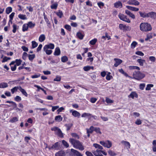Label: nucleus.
Masks as SVG:
<instances>
[{
	"label": "nucleus",
	"mask_w": 156,
	"mask_h": 156,
	"mask_svg": "<svg viewBox=\"0 0 156 156\" xmlns=\"http://www.w3.org/2000/svg\"><path fill=\"white\" fill-rule=\"evenodd\" d=\"M140 17L143 18H150L154 20H156V12L151 11L146 13L145 12H139Z\"/></svg>",
	"instance_id": "obj_1"
},
{
	"label": "nucleus",
	"mask_w": 156,
	"mask_h": 156,
	"mask_svg": "<svg viewBox=\"0 0 156 156\" xmlns=\"http://www.w3.org/2000/svg\"><path fill=\"white\" fill-rule=\"evenodd\" d=\"M69 141L75 148L81 151L84 150V147L79 140H75L73 138H70Z\"/></svg>",
	"instance_id": "obj_2"
},
{
	"label": "nucleus",
	"mask_w": 156,
	"mask_h": 156,
	"mask_svg": "<svg viewBox=\"0 0 156 156\" xmlns=\"http://www.w3.org/2000/svg\"><path fill=\"white\" fill-rule=\"evenodd\" d=\"M140 30L143 32H147L152 30V27L150 24L148 23H142L140 26Z\"/></svg>",
	"instance_id": "obj_3"
},
{
	"label": "nucleus",
	"mask_w": 156,
	"mask_h": 156,
	"mask_svg": "<svg viewBox=\"0 0 156 156\" xmlns=\"http://www.w3.org/2000/svg\"><path fill=\"white\" fill-rule=\"evenodd\" d=\"M133 78L134 79L137 80H140L145 76V75L144 74L141 73L139 71H135L133 74Z\"/></svg>",
	"instance_id": "obj_4"
},
{
	"label": "nucleus",
	"mask_w": 156,
	"mask_h": 156,
	"mask_svg": "<svg viewBox=\"0 0 156 156\" xmlns=\"http://www.w3.org/2000/svg\"><path fill=\"white\" fill-rule=\"evenodd\" d=\"M45 148H48L49 150H58L60 149V143L58 142H56L51 147L48 146V144H45Z\"/></svg>",
	"instance_id": "obj_5"
},
{
	"label": "nucleus",
	"mask_w": 156,
	"mask_h": 156,
	"mask_svg": "<svg viewBox=\"0 0 156 156\" xmlns=\"http://www.w3.org/2000/svg\"><path fill=\"white\" fill-rule=\"evenodd\" d=\"M51 130L55 132V134L61 138L63 137V135L60 129L58 127L55 126L51 128Z\"/></svg>",
	"instance_id": "obj_6"
},
{
	"label": "nucleus",
	"mask_w": 156,
	"mask_h": 156,
	"mask_svg": "<svg viewBox=\"0 0 156 156\" xmlns=\"http://www.w3.org/2000/svg\"><path fill=\"white\" fill-rule=\"evenodd\" d=\"M93 153L96 156H103L102 154L105 155H106L107 154L105 150L102 151L98 149L93 152Z\"/></svg>",
	"instance_id": "obj_7"
},
{
	"label": "nucleus",
	"mask_w": 156,
	"mask_h": 156,
	"mask_svg": "<svg viewBox=\"0 0 156 156\" xmlns=\"http://www.w3.org/2000/svg\"><path fill=\"white\" fill-rule=\"evenodd\" d=\"M100 143L104 147L109 148L112 147V144L111 141L109 140L105 141H100Z\"/></svg>",
	"instance_id": "obj_8"
},
{
	"label": "nucleus",
	"mask_w": 156,
	"mask_h": 156,
	"mask_svg": "<svg viewBox=\"0 0 156 156\" xmlns=\"http://www.w3.org/2000/svg\"><path fill=\"white\" fill-rule=\"evenodd\" d=\"M70 156H83V154L78 151L71 149L69 153Z\"/></svg>",
	"instance_id": "obj_9"
},
{
	"label": "nucleus",
	"mask_w": 156,
	"mask_h": 156,
	"mask_svg": "<svg viewBox=\"0 0 156 156\" xmlns=\"http://www.w3.org/2000/svg\"><path fill=\"white\" fill-rule=\"evenodd\" d=\"M118 16L119 18L121 20L125 21L128 23H130V20L128 18H127V16H125L123 14L120 13L118 15Z\"/></svg>",
	"instance_id": "obj_10"
},
{
	"label": "nucleus",
	"mask_w": 156,
	"mask_h": 156,
	"mask_svg": "<svg viewBox=\"0 0 156 156\" xmlns=\"http://www.w3.org/2000/svg\"><path fill=\"white\" fill-rule=\"evenodd\" d=\"M119 28L121 30H123L124 31H130L131 30V27L129 26H126L125 25L122 24H120L119 26Z\"/></svg>",
	"instance_id": "obj_11"
},
{
	"label": "nucleus",
	"mask_w": 156,
	"mask_h": 156,
	"mask_svg": "<svg viewBox=\"0 0 156 156\" xmlns=\"http://www.w3.org/2000/svg\"><path fill=\"white\" fill-rule=\"evenodd\" d=\"M22 61L20 59H16L15 61H12L9 64L10 66L14 65L16 63V65L17 66H19L21 63Z\"/></svg>",
	"instance_id": "obj_12"
},
{
	"label": "nucleus",
	"mask_w": 156,
	"mask_h": 156,
	"mask_svg": "<svg viewBox=\"0 0 156 156\" xmlns=\"http://www.w3.org/2000/svg\"><path fill=\"white\" fill-rule=\"evenodd\" d=\"M127 3L129 5H138L140 2L136 0H129Z\"/></svg>",
	"instance_id": "obj_13"
},
{
	"label": "nucleus",
	"mask_w": 156,
	"mask_h": 156,
	"mask_svg": "<svg viewBox=\"0 0 156 156\" xmlns=\"http://www.w3.org/2000/svg\"><path fill=\"white\" fill-rule=\"evenodd\" d=\"M55 156H66V153L64 151L61 150L56 152Z\"/></svg>",
	"instance_id": "obj_14"
},
{
	"label": "nucleus",
	"mask_w": 156,
	"mask_h": 156,
	"mask_svg": "<svg viewBox=\"0 0 156 156\" xmlns=\"http://www.w3.org/2000/svg\"><path fill=\"white\" fill-rule=\"evenodd\" d=\"M114 7L115 8H121L123 7V5L121 2L119 1H118L114 4Z\"/></svg>",
	"instance_id": "obj_15"
},
{
	"label": "nucleus",
	"mask_w": 156,
	"mask_h": 156,
	"mask_svg": "<svg viewBox=\"0 0 156 156\" xmlns=\"http://www.w3.org/2000/svg\"><path fill=\"white\" fill-rule=\"evenodd\" d=\"M70 112L72 113V115L75 117H77L79 118L80 117V113L76 110H71Z\"/></svg>",
	"instance_id": "obj_16"
},
{
	"label": "nucleus",
	"mask_w": 156,
	"mask_h": 156,
	"mask_svg": "<svg viewBox=\"0 0 156 156\" xmlns=\"http://www.w3.org/2000/svg\"><path fill=\"white\" fill-rule=\"evenodd\" d=\"M114 60L115 61V63L114 64L115 67H117L122 62V61L119 58H115Z\"/></svg>",
	"instance_id": "obj_17"
},
{
	"label": "nucleus",
	"mask_w": 156,
	"mask_h": 156,
	"mask_svg": "<svg viewBox=\"0 0 156 156\" xmlns=\"http://www.w3.org/2000/svg\"><path fill=\"white\" fill-rule=\"evenodd\" d=\"M55 48V45L53 44L49 43L48 44L45 45L43 49H53Z\"/></svg>",
	"instance_id": "obj_18"
},
{
	"label": "nucleus",
	"mask_w": 156,
	"mask_h": 156,
	"mask_svg": "<svg viewBox=\"0 0 156 156\" xmlns=\"http://www.w3.org/2000/svg\"><path fill=\"white\" fill-rule=\"evenodd\" d=\"M43 16L45 21L47 24V26L50 27L51 26L50 22L49 21L48 17H47V15L45 14V13L44 12L43 13Z\"/></svg>",
	"instance_id": "obj_19"
},
{
	"label": "nucleus",
	"mask_w": 156,
	"mask_h": 156,
	"mask_svg": "<svg viewBox=\"0 0 156 156\" xmlns=\"http://www.w3.org/2000/svg\"><path fill=\"white\" fill-rule=\"evenodd\" d=\"M125 13L132 19H135V16L134 14L131 12L129 11L126 10H125Z\"/></svg>",
	"instance_id": "obj_20"
},
{
	"label": "nucleus",
	"mask_w": 156,
	"mask_h": 156,
	"mask_svg": "<svg viewBox=\"0 0 156 156\" xmlns=\"http://www.w3.org/2000/svg\"><path fill=\"white\" fill-rule=\"evenodd\" d=\"M138 95L137 94L135 91H132L130 94L128 95L129 98H131L133 99H134V97L137 98Z\"/></svg>",
	"instance_id": "obj_21"
},
{
	"label": "nucleus",
	"mask_w": 156,
	"mask_h": 156,
	"mask_svg": "<svg viewBox=\"0 0 156 156\" xmlns=\"http://www.w3.org/2000/svg\"><path fill=\"white\" fill-rule=\"evenodd\" d=\"M19 90L21 92L22 94L26 97H27L28 95L26 91L21 86H20Z\"/></svg>",
	"instance_id": "obj_22"
},
{
	"label": "nucleus",
	"mask_w": 156,
	"mask_h": 156,
	"mask_svg": "<svg viewBox=\"0 0 156 156\" xmlns=\"http://www.w3.org/2000/svg\"><path fill=\"white\" fill-rule=\"evenodd\" d=\"M61 54V51L60 48L58 47H56L55 49L54 55L55 56H58Z\"/></svg>",
	"instance_id": "obj_23"
},
{
	"label": "nucleus",
	"mask_w": 156,
	"mask_h": 156,
	"mask_svg": "<svg viewBox=\"0 0 156 156\" xmlns=\"http://www.w3.org/2000/svg\"><path fill=\"white\" fill-rule=\"evenodd\" d=\"M126 7L128 9L131 10L132 11L137 12L139 10V9L138 8L130 6H126Z\"/></svg>",
	"instance_id": "obj_24"
},
{
	"label": "nucleus",
	"mask_w": 156,
	"mask_h": 156,
	"mask_svg": "<svg viewBox=\"0 0 156 156\" xmlns=\"http://www.w3.org/2000/svg\"><path fill=\"white\" fill-rule=\"evenodd\" d=\"M119 71L123 74L124 76H125L126 77H128L129 78H132V77H131L130 76H129L128 75L126 72H125L121 68V69H119Z\"/></svg>",
	"instance_id": "obj_25"
},
{
	"label": "nucleus",
	"mask_w": 156,
	"mask_h": 156,
	"mask_svg": "<svg viewBox=\"0 0 156 156\" xmlns=\"http://www.w3.org/2000/svg\"><path fill=\"white\" fill-rule=\"evenodd\" d=\"M121 143L122 144H123L126 147H128V148H130V144L129 142L124 140H122L121 141Z\"/></svg>",
	"instance_id": "obj_26"
},
{
	"label": "nucleus",
	"mask_w": 156,
	"mask_h": 156,
	"mask_svg": "<svg viewBox=\"0 0 156 156\" xmlns=\"http://www.w3.org/2000/svg\"><path fill=\"white\" fill-rule=\"evenodd\" d=\"M137 62L139 63V65L140 66H143L144 63L145 62V60L144 59L140 58L137 60Z\"/></svg>",
	"instance_id": "obj_27"
},
{
	"label": "nucleus",
	"mask_w": 156,
	"mask_h": 156,
	"mask_svg": "<svg viewBox=\"0 0 156 156\" xmlns=\"http://www.w3.org/2000/svg\"><path fill=\"white\" fill-rule=\"evenodd\" d=\"M76 36L80 39L82 40L84 36V35L80 32H78L76 34Z\"/></svg>",
	"instance_id": "obj_28"
},
{
	"label": "nucleus",
	"mask_w": 156,
	"mask_h": 156,
	"mask_svg": "<svg viewBox=\"0 0 156 156\" xmlns=\"http://www.w3.org/2000/svg\"><path fill=\"white\" fill-rule=\"evenodd\" d=\"M63 118L60 115H58L55 117V120L56 121L60 122L62 121Z\"/></svg>",
	"instance_id": "obj_29"
},
{
	"label": "nucleus",
	"mask_w": 156,
	"mask_h": 156,
	"mask_svg": "<svg viewBox=\"0 0 156 156\" xmlns=\"http://www.w3.org/2000/svg\"><path fill=\"white\" fill-rule=\"evenodd\" d=\"M45 39V36L44 34H42L40 35L39 37V41L40 42H42Z\"/></svg>",
	"instance_id": "obj_30"
},
{
	"label": "nucleus",
	"mask_w": 156,
	"mask_h": 156,
	"mask_svg": "<svg viewBox=\"0 0 156 156\" xmlns=\"http://www.w3.org/2000/svg\"><path fill=\"white\" fill-rule=\"evenodd\" d=\"M18 118L17 117H14L11 118L9 120V122L11 123H14L18 121Z\"/></svg>",
	"instance_id": "obj_31"
},
{
	"label": "nucleus",
	"mask_w": 156,
	"mask_h": 156,
	"mask_svg": "<svg viewBox=\"0 0 156 156\" xmlns=\"http://www.w3.org/2000/svg\"><path fill=\"white\" fill-rule=\"evenodd\" d=\"M20 89V86L15 87L13 88H12L11 90V93L13 94L15 92H16L17 91L18 89L19 90Z\"/></svg>",
	"instance_id": "obj_32"
},
{
	"label": "nucleus",
	"mask_w": 156,
	"mask_h": 156,
	"mask_svg": "<svg viewBox=\"0 0 156 156\" xmlns=\"http://www.w3.org/2000/svg\"><path fill=\"white\" fill-rule=\"evenodd\" d=\"M94 131L95 132L97 133L100 134H101V131L99 127H94L93 128Z\"/></svg>",
	"instance_id": "obj_33"
},
{
	"label": "nucleus",
	"mask_w": 156,
	"mask_h": 156,
	"mask_svg": "<svg viewBox=\"0 0 156 156\" xmlns=\"http://www.w3.org/2000/svg\"><path fill=\"white\" fill-rule=\"evenodd\" d=\"M28 26L27 23L24 24L22 27V31L23 32L27 31L28 30Z\"/></svg>",
	"instance_id": "obj_34"
},
{
	"label": "nucleus",
	"mask_w": 156,
	"mask_h": 156,
	"mask_svg": "<svg viewBox=\"0 0 156 156\" xmlns=\"http://www.w3.org/2000/svg\"><path fill=\"white\" fill-rule=\"evenodd\" d=\"M94 126H91L90 127L89 129H87V133H92L94 131L93 130Z\"/></svg>",
	"instance_id": "obj_35"
},
{
	"label": "nucleus",
	"mask_w": 156,
	"mask_h": 156,
	"mask_svg": "<svg viewBox=\"0 0 156 156\" xmlns=\"http://www.w3.org/2000/svg\"><path fill=\"white\" fill-rule=\"evenodd\" d=\"M28 27L30 28H33L35 26V23H33L32 21H29L27 23Z\"/></svg>",
	"instance_id": "obj_36"
},
{
	"label": "nucleus",
	"mask_w": 156,
	"mask_h": 156,
	"mask_svg": "<svg viewBox=\"0 0 156 156\" xmlns=\"http://www.w3.org/2000/svg\"><path fill=\"white\" fill-rule=\"evenodd\" d=\"M91 69H93L94 67L90 66H84L83 68V70L85 71H87L90 70Z\"/></svg>",
	"instance_id": "obj_37"
},
{
	"label": "nucleus",
	"mask_w": 156,
	"mask_h": 156,
	"mask_svg": "<svg viewBox=\"0 0 156 156\" xmlns=\"http://www.w3.org/2000/svg\"><path fill=\"white\" fill-rule=\"evenodd\" d=\"M91 115V114L90 113L84 112L82 115L81 117L84 118L88 117L89 118L90 117Z\"/></svg>",
	"instance_id": "obj_38"
},
{
	"label": "nucleus",
	"mask_w": 156,
	"mask_h": 156,
	"mask_svg": "<svg viewBox=\"0 0 156 156\" xmlns=\"http://www.w3.org/2000/svg\"><path fill=\"white\" fill-rule=\"evenodd\" d=\"M56 15L59 17L60 18H61L63 16V14L62 11L59 10L56 13Z\"/></svg>",
	"instance_id": "obj_39"
},
{
	"label": "nucleus",
	"mask_w": 156,
	"mask_h": 156,
	"mask_svg": "<svg viewBox=\"0 0 156 156\" xmlns=\"http://www.w3.org/2000/svg\"><path fill=\"white\" fill-rule=\"evenodd\" d=\"M108 152V154L110 156H115L117 155V154L115 153L114 151H112V150H109Z\"/></svg>",
	"instance_id": "obj_40"
},
{
	"label": "nucleus",
	"mask_w": 156,
	"mask_h": 156,
	"mask_svg": "<svg viewBox=\"0 0 156 156\" xmlns=\"http://www.w3.org/2000/svg\"><path fill=\"white\" fill-rule=\"evenodd\" d=\"M97 41V39L96 38H94L89 41V44L91 45H94L95 44Z\"/></svg>",
	"instance_id": "obj_41"
},
{
	"label": "nucleus",
	"mask_w": 156,
	"mask_h": 156,
	"mask_svg": "<svg viewBox=\"0 0 156 156\" xmlns=\"http://www.w3.org/2000/svg\"><path fill=\"white\" fill-rule=\"evenodd\" d=\"M129 68L130 70L135 69H136L138 70H140V68L139 67L136 66H129Z\"/></svg>",
	"instance_id": "obj_42"
},
{
	"label": "nucleus",
	"mask_w": 156,
	"mask_h": 156,
	"mask_svg": "<svg viewBox=\"0 0 156 156\" xmlns=\"http://www.w3.org/2000/svg\"><path fill=\"white\" fill-rule=\"evenodd\" d=\"M6 103L12 104L14 108H16L17 107V105L16 103L13 101H6Z\"/></svg>",
	"instance_id": "obj_43"
},
{
	"label": "nucleus",
	"mask_w": 156,
	"mask_h": 156,
	"mask_svg": "<svg viewBox=\"0 0 156 156\" xmlns=\"http://www.w3.org/2000/svg\"><path fill=\"white\" fill-rule=\"evenodd\" d=\"M18 17L19 18L22 20H25L27 19L25 15L20 14L18 15Z\"/></svg>",
	"instance_id": "obj_44"
},
{
	"label": "nucleus",
	"mask_w": 156,
	"mask_h": 156,
	"mask_svg": "<svg viewBox=\"0 0 156 156\" xmlns=\"http://www.w3.org/2000/svg\"><path fill=\"white\" fill-rule=\"evenodd\" d=\"M35 55L32 54V55H28V58L29 59L30 61H32L34 58H35Z\"/></svg>",
	"instance_id": "obj_45"
},
{
	"label": "nucleus",
	"mask_w": 156,
	"mask_h": 156,
	"mask_svg": "<svg viewBox=\"0 0 156 156\" xmlns=\"http://www.w3.org/2000/svg\"><path fill=\"white\" fill-rule=\"evenodd\" d=\"M12 11V8L11 7H9L6 8L5 12L6 14H9Z\"/></svg>",
	"instance_id": "obj_46"
},
{
	"label": "nucleus",
	"mask_w": 156,
	"mask_h": 156,
	"mask_svg": "<svg viewBox=\"0 0 156 156\" xmlns=\"http://www.w3.org/2000/svg\"><path fill=\"white\" fill-rule=\"evenodd\" d=\"M0 88H5L8 87V85L6 83H0Z\"/></svg>",
	"instance_id": "obj_47"
},
{
	"label": "nucleus",
	"mask_w": 156,
	"mask_h": 156,
	"mask_svg": "<svg viewBox=\"0 0 156 156\" xmlns=\"http://www.w3.org/2000/svg\"><path fill=\"white\" fill-rule=\"evenodd\" d=\"M58 6V3L57 2H55L51 6V8L52 9H56L57 8Z\"/></svg>",
	"instance_id": "obj_48"
},
{
	"label": "nucleus",
	"mask_w": 156,
	"mask_h": 156,
	"mask_svg": "<svg viewBox=\"0 0 156 156\" xmlns=\"http://www.w3.org/2000/svg\"><path fill=\"white\" fill-rule=\"evenodd\" d=\"M61 61L63 62H66L68 61V57L66 56H64L62 57L61 58Z\"/></svg>",
	"instance_id": "obj_49"
},
{
	"label": "nucleus",
	"mask_w": 156,
	"mask_h": 156,
	"mask_svg": "<svg viewBox=\"0 0 156 156\" xmlns=\"http://www.w3.org/2000/svg\"><path fill=\"white\" fill-rule=\"evenodd\" d=\"M105 101L107 104H109L113 103L114 102V101L111 100L108 97H106L105 99Z\"/></svg>",
	"instance_id": "obj_50"
},
{
	"label": "nucleus",
	"mask_w": 156,
	"mask_h": 156,
	"mask_svg": "<svg viewBox=\"0 0 156 156\" xmlns=\"http://www.w3.org/2000/svg\"><path fill=\"white\" fill-rule=\"evenodd\" d=\"M73 126V124L72 123L71 124H66L65 125V126L66 128V130L67 131H68L69 130L71 127Z\"/></svg>",
	"instance_id": "obj_51"
},
{
	"label": "nucleus",
	"mask_w": 156,
	"mask_h": 156,
	"mask_svg": "<svg viewBox=\"0 0 156 156\" xmlns=\"http://www.w3.org/2000/svg\"><path fill=\"white\" fill-rule=\"evenodd\" d=\"M97 4L99 8L101 9L103 8L104 6V3L101 2H98L97 3Z\"/></svg>",
	"instance_id": "obj_52"
},
{
	"label": "nucleus",
	"mask_w": 156,
	"mask_h": 156,
	"mask_svg": "<svg viewBox=\"0 0 156 156\" xmlns=\"http://www.w3.org/2000/svg\"><path fill=\"white\" fill-rule=\"evenodd\" d=\"M32 48H34L36 47L38 45V44L35 41H33L31 42Z\"/></svg>",
	"instance_id": "obj_53"
},
{
	"label": "nucleus",
	"mask_w": 156,
	"mask_h": 156,
	"mask_svg": "<svg viewBox=\"0 0 156 156\" xmlns=\"http://www.w3.org/2000/svg\"><path fill=\"white\" fill-rule=\"evenodd\" d=\"M14 100L17 102H20L21 101V98L18 95H17L14 98Z\"/></svg>",
	"instance_id": "obj_54"
},
{
	"label": "nucleus",
	"mask_w": 156,
	"mask_h": 156,
	"mask_svg": "<svg viewBox=\"0 0 156 156\" xmlns=\"http://www.w3.org/2000/svg\"><path fill=\"white\" fill-rule=\"evenodd\" d=\"M44 51H45L46 54L48 55H51L52 52V51L51 50H48V49H43Z\"/></svg>",
	"instance_id": "obj_55"
},
{
	"label": "nucleus",
	"mask_w": 156,
	"mask_h": 156,
	"mask_svg": "<svg viewBox=\"0 0 156 156\" xmlns=\"http://www.w3.org/2000/svg\"><path fill=\"white\" fill-rule=\"evenodd\" d=\"M154 85L152 84H148L147 85L145 89L147 90H150L151 89V87H152Z\"/></svg>",
	"instance_id": "obj_56"
},
{
	"label": "nucleus",
	"mask_w": 156,
	"mask_h": 156,
	"mask_svg": "<svg viewBox=\"0 0 156 156\" xmlns=\"http://www.w3.org/2000/svg\"><path fill=\"white\" fill-rule=\"evenodd\" d=\"M15 13L14 12H12V13L9 16V22L11 21L12 23V20L13 19V18L14 16Z\"/></svg>",
	"instance_id": "obj_57"
},
{
	"label": "nucleus",
	"mask_w": 156,
	"mask_h": 156,
	"mask_svg": "<svg viewBox=\"0 0 156 156\" xmlns=\"http://www.w3.org/2000/svg\"><path fill=\"white\" fill-rule=\"evenodd\" d=\"M27 56H28V55L27 54V53L26 52H24L22 55V58L23 59L25 60Z\"/></svg>",
	"instance_id": "obj_58"
},
{
	"label": "nucleus",
	"mask_w": 156,
	"mask_h": 156,
	"mask_svg": "<svg viewBox=\"0 0 156 156\" xmlns=\"http://www.w3.org/2000/svg\"><path fill=\"white\" fill-rule=\"evenodd\" d=\"M137 44V43L135 41H133L131 44V47L132 48H134Z\"/></svg>",
	"instance_id": "obj_59"
},
{
	"label": "nucleus",
	"mask_w": 156,
	"mask_h": 156,
	"mask_svg": "<svg viewBox=\"0 0 156 156\" xmlns=\"http://www.w3.org/2000/svg\"><path fill=\"white\" fill-rule=\"evenodd\" d=\"M10 59L11 58L10 57L5 56L3 58V60L2 61V63H4L7 62L8 60H10Z\"/></svg>",
	"instance_id": "obj_60"
},
{
	"label": "nucleus",
	"mask_w": 156,
	"mask_h": 156,
	"mask_svg": "<svg viewBox=\"0 0 156 156\" xmlns=\"http://www.w3.org/2000/svg\"><path fill=\"white\" fill-rule=\"evenodd\" d=\"M62 144L63 145L66 147V148L68 147H69V145L67 142L65 140H63L62 141Z\"/></svg>",
	"instance_id": "obj_61"
},
{
	"label": "nucleus",
	"mask_w": 156,
	"mask_h": 156,
	"mask_svg": "<svg viewBox=\"0 0 156 156\" xmlns=\"http://www.w3.org/2000/svg\"><path fill=\"white\" fill-rule=\"evenodd\" d=\"M64 28L69 31H71V27L68 24L65 25L64 26Z\"/></svg>",
	"instance_id": "obj_62"
},
{
	"label": "nucleus",
	"mask_w": 156,
	"mask_h": 156,
	"mask_svg": "<svg viewBox=\"0 0 156 156\" xmlns=\"http://www.w3.org/2000/svg\"><path fill=\"white\" fill-rule=\"evenodd\" d=\"M17 26L16 24H14L12 26L13 29L12 30L13 33H15L16 32L17 29Z\"/></svg>",
	"instance_id": "obj_63"
},
{
	"label": "nucleus",
	"mask_w": 156,
	"mask_h": 156,
	"mask_svg": "<svg viewBox=\"0 0 156 156\" xmlns=\"http://www.w3.org/2000/svg\"><path fill=\"white\" fill-rule=\"evenodd\" d=\"M61 78L60 76H56V78L54 79V81L59 82L61 81Z\"/></svg>",
	"instance_id": "obj_64"
}]
</instances>
